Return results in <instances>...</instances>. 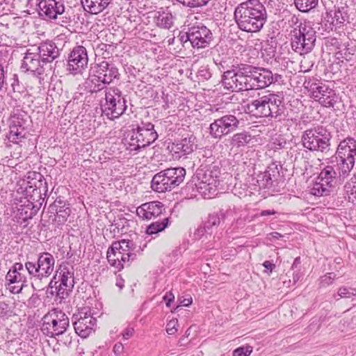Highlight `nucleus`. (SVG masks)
I'll use <instances>...</instances> for the list:
<instances>
[{"label": "nucleus", "instance_id": "obj_1", "mask_svg": "<svg viewBox=\"0 0 356 356\" xmlns=\"http://www.w3.org/2000/svg\"><path fill=\"white\" fill-rule=\"evenodd\" d=\"M274 82L271 71L247 64L233 65L222 76V83L232 91L265 88Z\"/></svg>", "mask_w": 356, "mask_h": 356}, {"label": "nucleus", "instance_id": "obj_2", "mask_svg": "<svg viewBox=\"0 0 356 356\" xmlns=\"http://www.w3.org/2000/svg\"><path fill=\"white\" fill-rule=\"evenodd\" d=\"M285 106L282 99L276 94H268L251 101L246 111L257 118H270L281 121L285 117Z\"/></svg>", "mask_w": 356, "mask_h": 356}, {"label": "nucleus", "instance_id": "obj_3", "mask_svg": "<svg viewBox=\"0 0 356 356\" xmlns=\"http://www.w3.org/2000/svg\"><path fill=\"white\" fill-rule=\"evenodd\" d=\"M55 259L49 252H42L38 255L37 262L26 261L25 268L33 279L32 287L34 290L44 289L47 279L51 275L54 269Z\"/></svg>", "mask_w": 356, "mask_h": 356}, {"label": "nucleus", "instance_id": "obj_4", "mask_svg": "<svg viewBox=\"0 0 356 356\" xmlns=\"http://www.w3.org/2000/svg\"><path fill=\"white\" fill-rule=\"evenodd\" d=\"M135 248L134 243L130 240L113 242L106 252L108 263L118 270L129 266V263L136 259Z\"/></svg>", "mask_w": 356, "mask_h": 356}, {"label": "nucleus", "instance_id": "obj_5", "mask_svg": "<svg viewBox=\"0 0 356 356\" xmlns=\"http://www.w3.org/2000/svg\"><path fill=\"white\" fill-rule=\"evenodd\" d=\"M185 175L184 168H168L153 177L151 187L157 193L170 191L184 181Z\"/></svg>", "mask_w": 356, "mask_h": 356}, {"label": "nucleus", "instance_id": "obj_6", "mask_svg": "<svg viewBox=\"0 0 356 356\" xmlns=\"http://www.w3.org/2000/svg\"><path fill=\"white\" fill-rule=\"evenodd\" d=\"M131 136L127 142V149L130 152H139L149 146L158 138L154 125L151 122H142L136 129L131 131Z\"/></svg>", "mask_w": 356, "mask_h": 356}, {"label": "nucleus", "instance_id": "obj_7", "mask_svg": "<svg viewBox=\"0 0 356 356\" xmlns=\"http://www.w3.org/2000/svg\"><path fill=\"white\" fill-rule=\"evenodd\" d=\"M301 139L304 147L310 151L326 152L330 149L331 135L323 126L307 129Z\"/></svg>", "mask_w": 356, "mask_h": 356}, {"label": "nucleus", "instance_id": "obj_8", "mask_svg": "<svg viewBox=\"0 0 356 356\" xmlns=\"http://www.w3.org/2000/svg\"><path fill=\"white\" fill-rule=\"evenodd\" d=\"M42 321V332L51 338L64 334L70 325L67 316L58 309L49 311L43 316Z\"/></svg>", "mask_w": 356, "mask_h": 356}, {"label": "nucleus", "instance_id": "obj_9", "mask_svg": "<svg viewBox=\"0 0 356 356\" xmlns=\"http://www.w3.org/2000/svg\"><path fill=\"white\" fill-rule=\"evenodd\" d=\"M211 113L214 115V120L209 126V133L212 138L221 139L235 131L239 126V120L232 114L220 115V108L213 106L211 108Z\"/></svg>", "mask_w": 356, "mask_h": 356}, {"label": "nucleus", "instance_id": "obj_10", "mask_svg": "<svg viewBox=\"0 0 356 356\" xmlns=\"http://www.w3.org/2000/svg\"><path fill=\"white\" fill-rule=\"evenodd\" d=\"M267 14L264 6L259 0H248L239 4L234 11L235 22L266 21Z\"/></svg>", "mask_w": 356, "mask_h": 356}, {"label": "nucleus", "instance_id": "obj_11", "mask_svg": "<svg viewBox=\"0 0 356 356\" xmlns=\"http://www.w3.org/2000/svg\"><path fill=\"white\" fill-rule=\"evenodd\" d=\"M299 29L294 31L295 34L291 41L292 48L300 54L309 52L314 47L316 41L315 29L309 24H300Z\"/></svg>", "mask_w": 356, "mask_h": 356}, {"label": "nucleus", "instance_id": "obj_12", "mask_svg": "<svg viewBox=\"0 0 356 356\" xmlns=\"http://www.w3.org/2000/svg\"><path fill=\"white\" fill-rule=\"evenodd\" d=\"M106 103L103 112L111 120L118 118L127 109L126 99L117 88H108L105 90Z\"/></svg>", "mask_w": 356, "mask_h": 356}, {"label": "nucleus", "instance_id": "obj_13", "mask_svg": "<svg viewBox=\"0 0 356 356\" xmlns=\"http://www.w3.org/2000/svg\"><path fill=\"white\" fill-rule=\"evenodd\" d=\"M338 180L339 177L335 168L332 165H326L321 170L317 181L311 188V194L318 197L329 195Z\"/></svg>", "mask_w": 356, "mask_h": 356}, {"label": "nucleus", "instance_id": "obj_14", "mask_svg": "<svg viewBox=\"0 0 356 356\" xmlns=\"http://www.w3.org/2000/svg\"><path fill=\"white\" fill-rule=\"evenodd\" d=\"M217 170L210 169H198L197 172V184H196L197 191L205 199H211L216 194L219 179H218Z\"/></svg>", "mask_w": 356, "mask_h": 356}, {"label": "nucleus", "instance_id": "obj_15", "mask_svg": "<svg viewBox=\"0 0 356 356\" xmlns=\"http://www.w3.org/2000/svg\"><path fill=\"white\" fill-rule=\"evenodd\" d=\"M90 76L92 81H97L106 85L111 83L114 79L118 78L119 73L113 64L102 61L91 68Z\"/></svg>", "mask_w": 356, "mask_h": 356}, {"label": "nucleus", "instance_id": "obj_16", "mask_svg": "<svg viewBox=\"0 0 356 356\" xmlns=\"http://www.w3.org/2000/svg\"><path fill=\"white\" fill-rule=\"evenodd\" d=\"M27 124L26 114L14 113L8 120L9 134L8 138L13 143H19L25 138Z\"/></svg>", "mask_w": 356, "mask_h": 356}, {"label": "nucleus", "instance_id": "obj_17", "mask_svg": "<svg viewBox=\"0 0 356 356\" xmlns=\"http://www.w3.org/2000/svg\"><path fill=\"white\" fill-rule=\"evenodd\" d=\"M74 328L75 332L82 338L88 337L95 332L96 318L86 312H80L73 315Z\"/></svg>", "mask_w": 356, "mask_h": 356}, {"label": "nucleus", "instance_id": "obj_18", "mask_svg": "<svg viewBox=\"0 0 356 356\" xmlns=\"http://www.w3.org/2000/svg\"><path fill=\"white\" fill-rule=\"evenodd\" d=\"M186 40H189L193 47H206L211 40V31L204 25L194 26L186 32Z\"/></svg>", "mask_w": 356, "mask_h": 356}, {"label": "nucleus", "instance_id": "obj_19", "mask_svg": "<svg viewBox=\"0 0 356 356\" xmlns=\"http://www.w3.org/2000/svg\"><path fill=\"white\" fill-rule=\"evenodd\" d=\"M312 97L324 107H333L337 101L335 91L327 86L314 84L312 88Z\"/></svg>", "mask_w": 356, "mask_h": 356}, {"label": "nucleus", "instance_id": "obj_20", "mask_svg": "<svg viewBox=\"0 0 356 356\" xmlns=\"http://www.w3.org/2000/svg\"><path fill=\"white\" fill-rule=\"evenodd\" d=\"M47 64L42 62V58L36 51L31 52L27 50L23 58L22 69L25 72H30L35 75H41L44 72Z\"/></svg>", "mask_w": 356, "mask_h": 356}, {"label": "nucleus", "instance_id": "obj_21", "mask_svg": "<svg viewBox=\"0 0 356 356\" xmlns=\"http://www.w3.org/2000/svg\"><path fill=\"white\" fill-rule=\"evenodd\" d=\"M88 54L83 46L75 47L70 54L68 64L70 70L75 71L76 74L81 73L88 65Z\"/></svg>", "mask_w": 356, "mask_h": 356}, {"label": "nucleus", "instance_id": "obj_22", "mask_svg": "<svg viewBox=\"0 0 356 356\" xmlns=\"http://www.w3.org/2000/svg\"><path fill=\"white\" fill-rule=\"evenodd\" d=\"M38 7V13L44 19H55L65 10L64 5L56 0H41Z\"/></svg>", "mask_w": 356, "mask_h": 356}, {"label": "nucleus", "instance_id": "obj_23", "mask_svg": "<svg viewBox=\"0 0 356 356\" xmlns=\"http://www.w3.org/2000/svg\"><path fill=\"white\" fill-rule=\"evenodd\" d=\"M163 211V204L158 201L144 203L136 209L138 216L145 220L154 219L160 216Z\"/></svg>", "mask_w": 356, "mask_h": 356}, {"label": "nucleus", "instance_id": "obj_24", "mask_svg": "<svg viewBox=\"0 0 356 356\" xmlns=\"http://www.w3.org/2000/svg\"><path fill=\"white\" fill-rule=\"evenodd\" d=\"M336 154V159L355 161L356 140L350 137L341 140L338 145Z\"/></svg>", "mask_w": 356, "mask_h": 356}, {"label": "nucleus", "instance_id": "obj_25", "mask_svg": "<svg viewBox=\"0 0 356 356\" xmlns=\"http://www.w3.org/2000/svg\"><path fill=\"white\" fill-rule=\"evenodd\" d=\"M35 51L46 64L53 62L60 55L59 49L52 41H46L35 48Z\"/></svg>", "mask_w": 356, "mask_h": 356}, {"label": "nucleus", "instance_id": "obj_26", "mask_svg": "<svg viewBox=\"0 0 356 356\" xmlns=\"http://www.w3.org/2000/svg\"><path fill=\"white\" fill-rule=\"evenodd\" d=\"M39 208L33 205V202H28L26 204H22L17 208L15 215V221L22 225L26 226V221L36 215Z\"/></svg>", "mask_w": 356, "mask_h": 356}, {"label": "nucleus", "instance_id": "obj_27", "mask_svg": "<svg viewBox=\"0 0 356 356\" xmlns=\"http://www.w3.org/2000/svg\"><path fill=\"white\" fill-rule=\"evenodd\" d=\"M27 271L25 265L22 263H15L10 268L6 275V281H16L17 282H23L27 284V277L25 272Z\"/></svg>", "mask_w": 356, "mask_h": 356}, {"label": "nucleus", "instance_id": "obj_28", "mask_svg": "<svg viewBox=\"0 0 356 356\" xmlns=\"http://www.w3.org/2000/svg\"><path fill=\"white\" fill-rule=\"evenodd\" d=\"M197 147L196 138L193 135L182 138L180 141L175 144L176 152L187 155L192 153Z\"/></svg>", "mask_w": 356, "mask_h": 356}, {"label": "nucleus", "instance_id": "obj_29", "mask_svg": "<svg viewBox=\"0 0 356 356\" xmlns=\"http://www.w3.org/2000/svg\"><path fill=\"white\" fill-rule=\"evenodd\" d=\"M324 19L326 22H348L349 16L348 14L347 8H336L329 11H326L325 15H323Z\"/></svg>", "mask_w": 356, "mask_h": 356}, {"label": "nucleus", "instance_id": "obj_30", "mask_svg": "<svg viewBox=\"0 0 356 356\" xmlns=\"http://www.w3.org/2000/svg\"><path fill=\"white\" fill-rule=\"evenodd\" d=\"M112 0H81L84 10L91 14H97L106 8Z\"/></svg>", "mask_w": 356, "mask_h": 356}, {"label": "nucleus", "instance_id": "obj_31", "mask_svg": "<svg viewBox=\"0 0 356 356\" xmlns=\"http://www.w3.org/2000/svg\"><path fill=\"white\" fill-rule=\"evenodd\" d=\"M337 165L336 166V170L339 177V181H343L349 175L352 170L353 169L355 161L350 160H343L342 159H337Z\"/></svg>", "mask_w": 356, "mask_h": 356}, {"label": "nucleus", "instance_id": "obj_32", "mask_svg": "<svg viewBox=\"0 0 356 356\" xmlns=\"http://www.w3.org/2000/svg\"><path fill=\"white\" fill-rule=\"evenodd\" d=\"M252 140V136L249 132L242 131L234 134L230 138L232 148H240L245 146Z\"/></svg>", "mask_w": 356, "mask_h": 356}, {"label": "nucleus", "instance_id": "obj_33", "mask_svg": "<svg viewBox=\"0 0 356 356\" xmlns=\"http://www.w3.org/2000/svg\"><path fill=\"white\" fill-rule=\"evenodd\" d=\"M54 207H56V220L59 224H63L67 221L68 217L70 215L71 209L68 205L62 201H56L54 202Z\"/></svg>", "mask_w": 356, "mask_h": 356}, {"label": "nucleus", "instance_id": "obj_34", "mask_svg": "<svg viewBox=\"0 0 356 356\" xmlns=\"http://www.w3.org/2000/svg\"><path fill=\"white\" fill-rule=\"evenodd\" d=\"M60 284L65 287L73 288L74 284L73 268L64 266L60 268Z\"/></svg>", "mask_w": 356, "mask_h": 356}, {"label": "nucleus", "instance_id": "obj_35", "mask_svg": "<svg viewBox=\"0 0 356 356\" xmlns=\"http://www.w3.org/2000/svg\"><path fill=\"white\" fill-rule=\"evenodd\" d=\"M354 50L342 45L339 47V49L335 52L336 59L339 63H343L344 61H353L355 59Z\"/></svg>", "mask_w": 356, "mask_h": 356}, {"label": "nucleus", "instance_id": "obj_36", "mask_svg": "<svg viewBox=\"0 0 356 356\" xmlns=\"http://www.w3.org/2000/svg\"><path fill=\"white\" fill-rule=\"evenodd\" d=\"M169 223V218H163L161 220H158L151 223L147 226L146 233L149 235L157 234L164 230Z\"/></svg>", "mask_w": 356, "mask_h": 356}, {"label": "nucleus", "instance_id": "obj_37", "mask_svg": "<svg viewBox=\"0 0 356 356\" xmlns=\"http://www.w3.org/2000/svg\"><path fill=\"white\" fill-rule=\"evenodd\" d=\"M344 191L349 202H356V173L345 184Z\"/></svg>", "mask_w": 356, "mask_h": 356}, {"label": "nucleus", "instance_id": "obj_38", "mask_svg": "<svg viewBox=\"0 0 356 356\" xmlns=\"http://www.w3.org/2000/svg\"><path fill=\"white\" fill-rule=\"evenodd\" d=\"M318 0H294L297 9L301 12H308L318 5Z\"/></svg>", "mask_w": 356, "mask_h": 356}, {"label": "nucleus", "instance_id": "obj_39", "mask_svg": "<svg viewBox=\"0 0 356 356\" xmlns=\"http://www.w3.org/2000/svg\"><path fill=\"white\" fill-rule=\"evenodd\" d=\"M270 168L266 170L261 176V179H258L257 181L259 185L264 188H270L273 185V178L275 177V175L270 173Z\"/></svg>", "mask_w": 356, "mask_h": 356}, {"label": "nucleus", "instance_id": "obj_40", "mask_svg": "<svg viewBox=\"0 0 356 356\" xmlns=\"http://www.w3.org/2000/svg\"><path fill=\"white\" fill-rule=\"evenodd\" d=\"M6 289L13 294H18L22 289L27 286V284L23 282H17L16 281H6Z\"/></svg>", "mask_w": 356, "mask_h": 356}, {"label": "nucleus", "instance_id": "obj_41", "mask_svg": "<svg viewBox=\"0 0 356 356\" xmlns=\"http://www.w3.org/2000/svg\"><path fill=\"white\" fill-rule=\"evenodd\" d=\"M264 24H236L238 29L247 33H256L259 31Z\"/></svg>", "mask_w": 356, "mask_h": 356}, {"label": "nucleus", "instance_id": "obj_42", "mask_svg": "<svg viewBox=\"0 0 356 356\" xmlns=\"http://www.w3.org/2000/svg\"><path fill=\"white\" fill-rule=\"evenodd\" d=\"M220 223V217L214 214L209 215L207 220L204 223L205 228L212 233V229L217 227Z\"/></svg>", "mask_w": 356, "mask_h": 356}, {"label": "nucleus", "instance_id": "obj_43", "mask_svg": "<svg viewBox=\"0 0 356 356\" xmlns=\"http://www.w3.org/2000/svg\"><path fill=\"white\" fill-rule=\"evenodd\" d=\"M159 22H169L172 20L173 16L172 13L167 8L163 11H157L154 15Z\"/></svg>", "mask_w": 356, "mask_h": 356}, {"label": "nucleus", "instance_id": "obj_44", "mask_svg": "<svg viewBox=\"0 0 356 356\" xmlns=\"http://www.w3.org/2000/svg\"><path fill=\"white\" fill-rule=\"evenodd\" d=\"M337 295L341 298H350L356 296V289L346 286H341L338 289Z\"/></svg>", "mask_w": 356, "mask_h": 356}, {"label": "nucleus", "instance_id": "obj_45", "mask_svg": "<svg viewBox=\"0 0 356 356\" xmlns=\"http://www.w3.org/2000/svg\"><path fill=\"white\" fill-rule=\"evenodd\" d=\"M57 289L56 291V298L60 299V302L62 300L65 299L68 296L70 292L72 291L73 288L65 287L59 284L58 288H56Z\"/></svg>", "mask_w": 356, "mask_h": 356}, {"label": "nucleus", "instance_id": "obj_46", "mask_svg": "<svg viewBox=\"0 0 356 356\" xmlns=\"http://www.w3.org/2000/svg\"><path fill=\"white\" fill-rule=\"evenodd\" d=\"M179 323L177 318L170 320L166 325V332L168 334H175L178 330Z\"/></svg>", "mask_w": 356, "mask_h": 356}, {"label": "nucleus", "instance_id": "obj_47", "mask_svg": "<svg viewBox=\"0 0 356 356\" xmlns=\"http://www.w3.org/2000/svg\"><path fill=\"white\" fill-rule=\"evenodd\" d=\"M335 278L336 275L334 273H327L321 277V284L322 286H328L332 283Z\"/></svg>", "mask_w": 356, "mask_h": 356}, {"label": "nucleus", "instance_id": "obj_48", "mask_svg": "<svg viewBox=\"0 0 356 356\" xmlns=\"http://www.w3.org/2000/svg\"><path fill=\"white\" fill-rule=\"evenodd\" d=\"M252 351L250 346L239 347L234 350L233 356H249Z\"/></svg>", "mask_w": 356, "mask_h": 356}, {"label": "nucleus", "instance_id": "obj_49", "mask_svg": "<svg viewBox=\"0 0 356 356\" xmlns=\"http://www.w3.org/2000/svg\"><path fill=\"white\" fill-rule=\"evenodd\" d=\"M313 25H320L317 28L318 33L322 35H325L324 31L330 33V31H332L334 26V24H313Z\"/></svg>", "mask_w": 356, "mask_h": 356}, {"label": "nucleus", "instance_id": "obj_50", "mask_svg": "<svg viewBox=\"0 0 356 356\" xmlns=\"http://www.w3.org/2000/svg\"><path fill=\"white\" fill-rule=\"evenodd\" d=\"M325 45L326 46L332 45L333 47H336V49H335L336 50L339 49V47H341L339 44V40L337 38H327L326 42H325Z\"/></svg>", "mask_w": 356, "mask_h": 356}, {"label": "nucleus", "instance_id": "obj_51", "mask_svg": "<svg viewBox=\"0 0 356 356\" xmlns=\"http://www.w3.org/2000/svg\"><path fill=\"white\" fill-rule=\"evenodd\" d=\"M134 333V327H129L124 330V331L122 333V335L124 339H128L133 336Z\"/></svg>", "mask_w": 356, "mask_h": 356}, {"label": "nucleus", "instance_id": "obj_52", "mask_svg": "<svg viewBox=\"0 0 356 356\" xmlns=\"http://www.w3.org/2000/svg\"><path fill=\"white\" fill-rule=\"evenodd\" d=\"M163 300L166 302V306L170 307L171 302L175 299V296L171 292H167L163 298Z\"/></svg>", "mask_w": 356, "mask_h": 356}, {"label": "nucleus", "instance_id": "obj_53", "mask_svg": "<svg viewBox=\"0 0 356 356\" xmlns=\"http://www.w3.org/2000/svg\"><path fill=\"white\" fill-rule=\"evenodd\" d=\"M205 234H211V232H209L204 225L200 226L195 232V234L198 237H202Z\"/></svg>", "mask_w": 356, "mask_h": 356}, {"label": "nucleus", "instance_id": "obj_54", "mask_svg": "<svg viewBox=\"0 0 356 356\" xmlns=\"http://www.w3.org/2000/svg\"><path fill=\"white\" fill-rule=\"evenodd\" d=\"M263 266L265 267V268L266 269V270H265V272H266L267 270L270 271V273L275 269V265L274 264H273L271 261H265L264 263H263Z\"/></svg>", "mask_w": 356, "mask_h": 356}, {"label": "nucleus", "instance_id": "obj_55", "mask_svg": "<svg viewBox=\"0 0 356 356\" xmlns=\"http://www.w3.org/2000/svg\"><path fill=\"white\" fill-rule=\"evenodd\" d=\"M115 285L122 290L124 286V280L120 275L116 277Z\"/></svg>", "mask_w": 356, "mask_h": 356}, {"label": "nucleus", "instance_id": "obj_56", "mask_svg": "<svg viewBox=\"0 0 356 356\" xmlns=\"http://www.w3.org/2000/svg\"><path fill=\"white\" fill-rule=\"evenodd\" d=\"M123 348L124 347L121 343H117L113 347V352L115 353V354L119 355L122 353Z\"/></svg>", "mask_w": 356, "mask_h": 356}, {"label": "nucleus", "instance_id": "obj_57", "mask_svg": "<svg viewBox=\"0 0 356 356\" xmlns=\"http://www.w3.org/2000/svg\"><path fill=\"white\" fill-rule=\"evenodd\" d=\"M4 83V73L2 66L0 65V90H1Z\"/></svg>", "mask_w": 356, "mask_h": 356}, {"label": "nucleus", "instance_id": "obj_58", "mask_svg": "<svg viewBox=\"0 0 356 356\" xmlns=\"http://www.w3.org/2000/svg\"><path fill=\"white\" fill-rule=\"evenodd\" d=\"M277 212L274 210H264V211H261V212L260 213V216H270V215H274Z\"/></svg>", "mask_w": 356, "mask_h": 356}, {"label": "nucleus", "instance_id": "obj_59", "mask_svg": "<svg viewBox=\"0 0 356 356\" xmlns=\"http://www.w3.org/2000/svg\"><path fill=\"white\" fill-rule=\"evenodd\" d=\"M55 278H56V277H54V279H52V280L49 282V284H48L49 289H52L56 286V283H57V282H54V280ZM48 292H49L50 294H51V295H53V294H54V291H53V290H51V291H49V290H48Z\"/></svg>", "mask_w": 356, "mask_h": 356}, {"label": "nucleus", "instance_id": "obj_60", "mask_svg": "<svg viewBox=\"0 0 356 356\" xmlns=\"http://www.w3.org/2000/svg\"><path fill=\"white\" fill-rule=\"evenodd\" d=\"M192 303V298L189 297L188 298H185L181 301V304L182 306H189Z\"/></svg>", "mask_w": 356, "mask_h": 356}, {"label": "nucleus", "instance_id": "obj_61", "mask_svg": "<svg viewBox=\"0 0 356 356\" xmlns=\"http://www.w3.org/2000/svg\"><path fill=\"white\" fill-rule=\"evenodd\" d=\"M269 236L273 239H280L282 237H283V236L281 234L276 232H271L270 234H269Z\"/></svg>", "mask_w": 356, "mask_h": 356}, {"label": "nucleus", "instance_id": "obj_62", "mask_svg": "<svg viewBox=\"0 0 356 356\" xmlns=\"http://www.w3.org/2000/svg\"><path fill=\"white\" fill-rule=\"evenodd\" d=\"M229 211H220L218 213L216 214V216H219L220 217V221L221 220H224L227 216V215L228 214Z\"/></svg>", "mask_w": 356, "mask_h": 356}, {"label": "nucleus", "instance_id": "obj_63", "mask_svg": "<svg viewBox=\"0 0 356 356\" xmlns=\"http://www.w3.org/2000/svg\"><path fill=\"white\" fill-rule=\"evenodd\" d=\"M300 258L296 257L292 264L291 268L293 270L297 268V266L300 264Z\"/></svg>", "mask_w": 356, "mask_h": 356}, {"label": "nucleus", "instance_id": "obj_64", "mask_svg": "<svg viewBox=\"0 0 356 356\" xmlns=\"http://www.w3.org/2000/svg\"><path fill=\"white\" fill-rule=\"evenodd\" d=\"M177 1L180 3H181L182 4L189 6V7H190L191 4L192 3V0H177Z\"/></svg>", "mask_w": 356, "mask_h": 356}]
</instances>
